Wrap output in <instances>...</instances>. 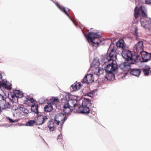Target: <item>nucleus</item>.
I'll return each instance as SVG.
<instances>
[{
	"label": "nucleus",
	"mask_w": 151,
	"mask_h": 151,
	"mask_svg": "<svg viewBox=\"0 0 151 151\" xmlns=\"http://www.w3.org/2000/svg\"><path fill=\"white\" fill-rule=\"evenodd\" d=\"M109 50V55H105V57L102 59V62L104 63H106L110 61H116L117 59V54L116 47L110 48ZM117 68V65L114 63L113 61L111 63L107 65L104 68L106 73V78L108 80H114L115 75L114 72L116 71Z\"/></svg>",
	"instance_id": "f257e3e1"
},
{
	"label": "nucleus",
	"mask_w": 151,
	"mask_h": 151,
	"mask_svg": "<svg viewBox=\"0 0 151 151\" xmlns=\"http://www.w3.org/2000/svg\"><path fill=\"white\" fill-rule=\"evenodd\" d=\"M137 8L136 6L134 10V16L135 19L139 17L141 26L145 29L148 28L151 24V21L150 19L147 17L144 7L141 6L136 10Z\"/></svg>",
	"instance_id": "f03ea898"
},
{
	"label": "nucleus",
	"mask_w": 151,
	"mask_h": 151,
	"mask_svg": "<svg viewBox=\"0 0 151 151\" xmlns=\"http://www.w3.org/2000/svg\"><path fill=\"white\" fill-rule=\"evenodd\" d=\"M58 120H57L55 118L54 120H52L49 121L47 123V127L49 130L50 131H52L55 130L56 127L59 126V124L61 121L62 123L61 124H63L65 121L66 120V115L63 113H60L58 116Z\"/></svg>",
	"instance_id": "7ed1b4c3"
},
{
	"label": "nucleus",
	"mask_w": 151,
	"mask_h": 151,
	"mask_svg": "<svg viewBox=\"0 0 151 151\" xmlns=\"http://www.w3.org/2000/svg\"><path fill=\"white\" fill-rule=\"evenodd\" d=\"M84 34L86 37L89 44L93 47L94 46V44H98L102 41L99 39V38L101 37V36L97 33L90 32L87 35L85 34Z\"/></svg>",
	"instance_id": "20e7f679"
},
{
	"label": "nucleus",
	"mask_w": 151,
	"mask_h": 151,
	"mask_svg": "<svg viewBox=\"0 0 151 151\" xmlns=\"http://www.w3.org/2000/svg\"><path fill=\"white\" fill-rule=\"evenodd\" d=\"M122 55L125 60L131 61V63L132 64L138 62L139 60V55H133L130 51L128 50L123 51Z\"/></svg>",
	"instance_id": "39448f33"
},
{
	"label": "nucleus",
	"mask_w": 151,
	"mask_h": 151,
	"mask_svg": "<svg viewBox=\"0 0 151 151\" xmlns=\"http://www.w3.org/2000/svg\"><path fill=\"white\" fill-rule=\"evenodd\" d=\"M91 103L88 99H84L83 101L82 106H79L78 110L81 113L87 114L89 113L90 107Z\"/></svg>",
	"instance_id": "423d86ee"
},
{
	"label": "nucleus",
	"mask_w": 151,
	"mask_h": 151,
	"mask_svg": "<svg viewBox=\"0 0 151 151\" xmlns=\"http://www.w3.org/2000/svg\"><path fill=\"white\" fill-rule=\"evenodd\" d=\"M65 97L67 101L66 103L70 106L71 108L74 109L75 107L78 105V100L75 96L72 95H68Z\"/></svg>",
	"instance_id": "0eeeda50"
},
{
	"label": "nucleus",
	"mask_w": 151,
	"mask_h": 151,
	"mask_svg": "<svg viewBox=\"0 0 151 151\" xmlns=\"http://www.w3.org/2000/svg\"><path fill=\"white\" fill-rule=\"evenodd\" d=\"M95 61L93 63V64L91 65L90 70H92L93 72L96 75L99 76L103 73L104 70L99 67V63L98 62L96 64L95 63Z\"/></svg>",
	"instance_id": "6e6552de"
},
{
	"label": "nucleus",
	"mask_w": 151,
	"mask_h": 151,
	"mask_svg": "<svg viewBox=\"0 0 151 151\" xmlns=\"http://www.w3.org/2000/svg\"><path fill=\"white\" fill-rule=\"evenodd\" d=\"M27 99V103H33L32 106L31 107V109L32 111L36 114H38L39 112L38 111V105L37 102L35 103V101L32 98H30L28 97L26 98Z\"/></svg>",
	"instance_id": "1a4fd4ad"
},
{
	"label": "nucleus",
	"mask_w": 151,
	"mask_h": 151,
	"mask_svg": "<svg viewBox=\"0 0 151 151\" xmlns=\"http://www.w3.org/2000/svg\"><path fill=\"white\" fill-rule=\"evenodd\" d=\"M143 42L139 41L134 46V51L135 53H140L143 51Z\"/></svg>",
	"instance_id": "9d476101"
},
{
	"label": "nucleus",
	"mask_w": 151,
	"mask_h": 151,
	"mask_svg": "<svg viewBox=\"0 0 151 151\" xmlns=\"http://www.w3.org/2000/svg\"><path fill=\"white\" fill-rule=\"evenodd\" d=\"M47 119L46 116H40L37 117L35 120V124L40 125L43 124Z\"/></svg>",
	"instance_id": "9b49d317"
},
{
	"label": "nucleus",
	"mask_w": 151,
	"mask_h": 151,
	"mask_svg": "<svg viewBox=\"0 0 151 151\" xmlns=\"http://www.w3.org/2000/svg\"><path fill=\"white\" fill-rule=\"evenodd\" d=\"M141 57L143 62H147L151 58V56L150 54L145 51H143L140 53Z\"/></svg>",
	"instance_id": "f8f14e48"
},
{
	"label": "nucleus",
	"mask_w": 151,
	"mask_h": 151,
	"mask_svg": "<svg viewBox=\"0 0 151 151\" xmlns=\"http://www.w3.org/2000/svg\"><path fill=\"white\" fill-rule=\"evenodd\" d=\"M93 81V74H88L85 76L81 81L83 83H92Z\"/></svg>",
	"instance_id": "ddd939ff"
},
{
	"label": "nucleus",
	"mask_w": 151,
	"mask_h": 151,
	"mask_svg": "<svg viewBox=\"0 0 151 151\" xmlns=\"http://www.w3.org/2000/svg\"><path fill=\"white\" fill-rule=\"evenodd\" d=\"M57 6L59 8L62 12H63L64 13H65L69 18L70 20H71L74 23V24L76 26H78V24L76 23L71 18L69 14L67 12V11H69V9L68 8H66L65 7H62L58 4H56Z\"/></svg>",
	"instance_id": "4468645a"
},
{
	"label": "nucleus",
	"mask_w": 151,
	"mask_h": 151,
	"mask_svg": "<svg viewBox=\"0 0 151 151\" xmlns=\"http://www.w3.org/2000/svg\"><path fill=\"white\" fill-rule=\"evenodd\" d=\"M119 67L124 71H128L131 69L130 64L128 62H124L121 64Z\"/></svg>",
	"instance_id": "2eb2a0df"
},
{
	"label": "nucleus",
	"mask_w": 151,
	"mask_h": 151,
	"mask_svg": "<svg viewBox=\"0 0 151 151\" xmlns=\"http://www.w3.org/2000/svg\"><path fill=\"white\" fill-rule=\"evenodd\" d=\"M74 109L72 108H71L70 106L68 105L67 103L64 104L63 111L66 114H70L73 111Z\"/></svg>",
	"instance_id": "dca6fc26"
},
{
	"label": "nucleus",
	"mask_w": 151,
	"mask_h": 151,
	"mask_svg": "<svg viewBox=\"0 0 151 151\" xmlns=\"http://www.w3.org/2000/svg\"><path fill=\"white\" fill-rule=\"evenodd\" d=\"M0 87L2 86L4 88L8 89H11L12 88L11 85L7 82L6 80H3L1 83L0 81Z\"/></svg>",
	"instance_id": "f3484780"
},
{
	"label": "nucleus",
	"mask_w": 151,
	"mask_h": 151,
	"mask_svg": "<svg viewBox=\"0 0 151 151\" xmlns=\"http://www.w3.org/2000/svg\"><path fill=\"white\" fill-rule=\"evenodd\" d=\"M141 73V70L140 69L136 68L132 69L130 73L131 75L138 77Z\"/></svg>",
	"instance_id": "a211bd4d"
},
{
	"label": "nucleus",
	"mask_w": 151,
	"mask_h": 151,
	"mask_svg": "<svg viewBox=\"0 0 151 151\" xmlns=\"http://www.w3.org/2000/svg\"><path fill=\"white\" fill-rule=\"evenodd\" d=\"M59 102V100L57 98H55V97H52L49 101V104L55 106L56 107V106L57 104Z\"/></svg>",
	"instance_id": "6ab92c4d"
},
{
	"label": "nucleus",
	"mask_w": 151,
	"mask_h": 151,
	"mask_svg": "<svg viewBox=\"0 0 151 151\" xmlns=\"http://www.w3.org/2000/svg\"><path fill=\"white\" fill-rule=\"evenodd\" d=\"M81 87V83L79 82L78 83L77 82L73 84L71 86V87L73 91H76L78 89H79Z\"/></svg>",
	"instance_id": "aec40b11"
},
{
	"label": "nucleus",
	"mask_w": 151,
	"mask_h": 151,
	"mask_svg": "<svg viewBox=\"0 0 151 151\" xmlns=\"http://www.w3.org/2000/svg\"><path fill=\"white\" fill-rule=\"evenodd\" d=\"M14 95L17 97L21 98L23 96L24 93L23 92L19 90H14Z\"/></svg>",
	"instance_id": "412c9836"
},
{
	"label": "nucleus",
	"mask_w": 151,
	"mask_h": 151,
	"mask_svg": "<svg viewBox=\"0 0 151 151\" xmlns=\"http://www.w3.org/2000/svg\"><path fill=\"white\" fill-rule=\"evenodd\" d=\"M14 110L19 111H22V112L26 114H27L29 112V111L27 109L24 108L23 106L22 105L19 106L18 109H16Z\"/></svg>",
	"instance_id": "4be33fe9"
},
{
	"label": "nucleus",
	"mask_w": 151,
	"mask_h": 151,
	"mask_svg": "<svg viewBox=\"0 0 151 151\" xmlns=\"http://www.w3.org/2000/svg\"><path fill=\"white\" fill-rule=\"evenodd\" d=\"M150 67L148 66H145L142 69V71L145 76H147L150 73Z\"/></svg>",
	"instance_id": "5701e85b"
},
{
	"label": "nucleus",
	"mask_w": 151,
	"mask_h": 151,
	"mask_svg": "<svg viewBox=\"0 0 151 151\" xmlns=\"http://www.w3.org/2000/svg\"><path fill=\"white\" fill-rule=\"evenodd\" d=\"M116 46L119 48H124L125 47V44L123 40H120L116 43Z\"/></svg>",
	"instance_id": "b1692460"
},
{
	"label": "nucleus",
	"mask_w": 151,
	"mask_h": 151,
	"mask_svg": "<svg viewBox=\"0 0 151 151\" xmlns=\"http://www.w3.org/2000/svg\"><path fill=\"white\" fill-rule=\"evenodd\" d=\"M52 110V106L51 105L49 104L46 105L44 108V110L46 112H50Z\"/></svg>",
	"instance_id": "393cba45"
},
{
	"label": "nucleus",
	"mask_w": 151,
	"mask_h": 151,
	"mask_svg": "<svg viewBox=\"0 0 151 151\" xmlns=\"http://www.w3.org/2000/svg\"><path fill=\"white\" fill-rule=\"evenodd\" d=\"M3 106L2 107V109H6L10 107V104L8 102H6V100H3Z\"/></svg>",
	"instance_id": "a878e982"
},
{
	"label": "nucleus",
	"mask_w": 151,
	"mask_h": 151,
	"mask_svg": "<svg viewBox=\"0 0 151 151\" xmlns=\"http://www.w3.org/2000/svg\"><path fill=\"white\" fill-rule=\"evenodd\" d=\"M34 124H35V121L34 120H29L27 122L26 124V125L28 126H32Z\"/></svg>",
	"instance_id": "bb28decb"
},
{
	"label": "nucleus",
	"mask_w": 151,
	"mask_h": 151,
	"mask_svg": "<svg viewBox=\"0 0 151 151\" xmlns=\"http://www.w3.org/2000/svg\"><path fill=\"white\" fill-rule=\"evenodd\" d=\"M18 108H19V107H18H18L16 108V106H14V105L13 106V108H12L13 110H14L16 111V116H18L19 117H20V116H21L22 115L21 112H19V111H17L15 110H14V109H17Z\"/></svg>",
	"instance_id": "cd10ccee"
},
{
	"label": "nucleus",
	"mask_w": 151,
	"mask_h": 151,
	"mask_svg": "<svg viewBox=\"0 0 151 151\" xmlns=\"http://www.w3.org/2000/svg\"><path fill=\"white\" fill-rule=\"evenodd\" d=\"M94 91L93 90L91 91L90 92L86 93V96H88L91 98H92L94 96Z\"/></svg>",
	"instance_id": "c85d7f7f"
},
{
	"label": "nucleus",
	"mask_w": 151,
	"mask_h": 151,
	"mask_svg": "<svg viewBox=\"0 0 151 151\" xmlns=\"http://www.w3.org/2000/svg\"><path fill=\"white\" fill-rule=\"evenodd\" d=\"M6 118L8 120L9 122L11 123H14L17 122L16 120H13L9 117H7Z\"/></svg>",
	"instance_id": "c756f323"
},
{
	"label": "nucleus",
	"mask_w": 151,
	"mask_h": 151,
	"mask_svg": "<svg viewBox=\"0 0 151 151\" xmlns=\"http://www.w3.org/2000/svg\"><path fill=\"white\" fill-rule=\"evenodd\" d=\"M62 138V135L61 134H60L58 135L57 137V140L58 141L60 140Z\"/></svg>",
	"instance_id": "7c9ffc66"
},
{
	"label": "nucleus",
	"mask_w": 151,
	"mask_h": 151,
	"mask_svg": "<svg viewBox=\"0 0 151 151\" xmlns=\"http://www.w3.org/2000/svg\"><path fill=\"white\" fill-rule=\"evenodd\" d=\"M145 3L147 4H150L151 5V0H145Z\"/></svg>",
	"instance_id": "2f4dec72"
},
{
	"label": "nucleus",
	"mask_w": 151,
	"mask_h": 151,
	"mask_svg": "<svg viewBox=\"0 0 151 151\" xmlns=\"http://www.w3.org/2000/svg\"><path fill=\"white\" fill-rule=\"evenodd\" d=\"M137 28H135L134 35L136 36H137L138 35L137 33Z\"/></svg>",
	"instance_id": "473e14b6"
},
{
	"label": "nucleus",
	"mask_w": 151,
	"mask_h": 151,
	"mask_svg": "<svg viewBox=\"0 0 151 151\" xmlns=\"http://www.w3.org/2000/svg\"><path fill=\"white\" fill-rule=\"evenodd\" d=\"M125 75H124V76H123L122 77V78H124L125 77Z\"/></svg>",
	"instance_id": "72a5a7b5"
},
{
	"label": "nucleus",
	"mask_w": 151,
	"mask_h": 151,
	"mask_svg": "<svg viewBox=\"0 0 151 151\" xmlns=\"http://www.w3.org/2000/svg\"><path fill=\"white\" fill-rule=\"evenodd\" d=\"M1 108L0 107V113L1 112Z\"/></svg>",
	"instance_id": "f704fd0d"
}]
</instances>
